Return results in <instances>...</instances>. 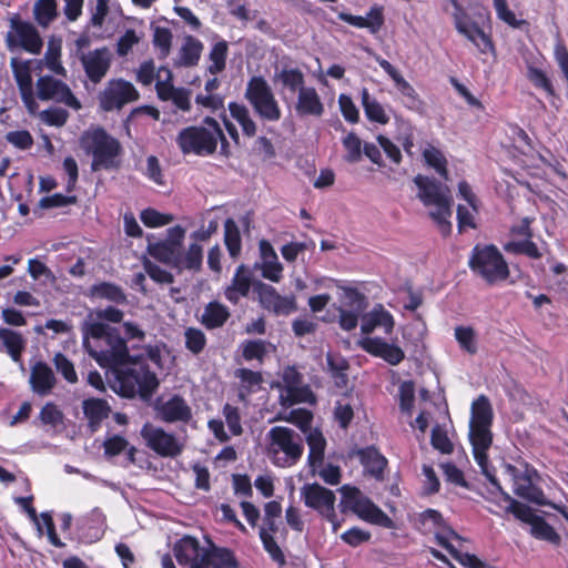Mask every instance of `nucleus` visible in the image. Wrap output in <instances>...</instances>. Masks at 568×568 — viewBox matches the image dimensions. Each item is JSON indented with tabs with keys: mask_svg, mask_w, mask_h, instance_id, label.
<instances>
[{
	"mask_svg": "<svg viewBox=\"0 0 568 568\" xmlns=\"http://www.w3.org/2000/svg\"><path fill=\"white\" fill-rule=\"evenodd\" d=\"M83 347L105 373L123 366L131 358L126 339L120 328L104 322L85 324Z\"/></svg>",
	"mask_w": 568,
	"mask_h": 568,
	"instance_id": "f257e3e1",
	"label": "nucleus"
},
{
	"mask_svg": "<svg viewBox=\"0 0 568 568\" xmlns=\"http://www.w3.org/2000/svg\"><path fill=\"white\" fill-rule=\"evenodd\" d=\"M110 387L123 398L136 396L149 403L160 386L156 373L150 368L144 355L133 356L114 369L105 373Z\"/></svg>",
	"mask_w": 568,
	"mask_h": 568,
	"instance_id": "f03ea898",
	"label": "nucleus"
},
{
	"mask_svg": "<svg viewBox=\"0 0 568 568\" xmlns=\"http://www.w3.org/2000/svg\"><path fill=\"white\" fill-rule=\"evenodd\" d=\"M494 422V410L489 398L486 395H479L470 407L469 420V443L473 448V456L479 466L481 474L496 489L501 490V486L495 475V468L490 466L488 450L493 445L491 426Z\"/></svg>",
	"mask_w": 568,
	"mask_h": 568,
	"instance_id": "7ed1b4c3",
	"label": "nucleus"
},
{
	"mask_svg": "<svg viewBox=\"0 0 568 568\" xmlns=\"http://www.w3.org/2000/svg\"><path fill=\"white\" fill-rule=\"evenodd\" d=\"M204 548L197 538L184 536L173 548L174 556L181 566L189 568H239L240 562L233 550L217 547L211 540Z\"/></svg>",
	"mask_w": 568,
	"mask_h": 568,
	"instance_id": "20e7f679",
	"label": "nucleus"
},
{
	"mask_svg": "<svg viewBox=\"0 0 568 568\" xmlns=\"http://www.w3.org/2000/svg\"><path fill=\"white\" fill-rule=\"evenodd\" d=\"M80 148L91 156L93 172L119 170L123 148L121 142L100 125L85 130L79 139Z\"/></svg>",
	"mask_w": 568,
	"mask_h": 568,
	"instance_id": "39448f33",
	"label": "nucleus"
},
{
	"mask_svg": "<svg viewBox=\"0 0 568 568\" xmlns=\"http://www.w3.org/2000/svg\"><path fill=\"white\" fill-rule=\"evenodd\" d=\"M222 136L220 123L206 115L201 125H190L182 129L175 139L180 151L197 156L213 155L217 150V139Z\"/></svg>",
	"mask_w": 568,
	"mask_h": 568,
	"instance_id": "423d86ee",
	"label": "nucleus"
},
{
	"mask_svg": "<svg viewBox=\"0 0 568 568\" xmlns=\"http://www.w3.org/2000/svg\"><path fill=\"white\" fill-rule=\"evenodd\" d=\"M468 267L489 286L506 282L510 276L507 261L494 244H476L471 248Z\"/></svg>",
	"mask_w": 568,
	"mask_h": 568,
	"instance_id": "0eeeda50",
	"label": "nucleus"
},
{
	"mask_svg": "<svg viewBox=\"0 0 568 568\" xmlns=\"http://www.w3.org/2000/svg\"><path fill=\"white\" fill-rule=\"evenodd\" d=\"M146 252L158 262L181 273L184 270L199 272L203 264V248L199 243H191L186 250L164 241L149 242Z\"/></svg>",
	"mask_w": 568,
	"mask_h": 568,
	"instance_id": "6e6552de",
	"label": "nucleus"
},
{
	"mask_svg": "<svg viewBox=\"0 0 568 568\" xmlns=\"http://www.w3.org/2000/svg\"><path fill=\"white\" fill-rule=\"evenodd\" d=\"M342 498L339 508L342 513L351 510L359 519L383 528H394L393 519L382 510L369 497L355 486L344 485L339 489Z\"/></svg>",
	"mask_w": 568,
	"mask_h": 568,
	"instance_id": "1a4fd4ad",
	"label": "nucleus"
},
{
	"mask_svg": "<svg viewBox=\"0 0 568 568\" xmlns=\"http://www.w3.org/2000/svg\"><path fill=\"white\" fill-rule=\"evenodd\" d=\"M244 98L263 123H275L282 119V109L268 82L262 75L248 79Z\"/></svg>",
	"mask_w": 568,
	"mask_h": 568,
	"instance_id": "9d476101",
	"label": "nucleus"
},
{
	"mask_svg": "<svg viewBox=\"0 0 568 568\" xmlns=\"http://www.w3.org/2000/svg\"><path fill=\"white\" fill-rule=\"evenodd\" d=\"M523 470L509 465L508 469L514 479V494L538 506L555 507L554 501L547 499L544 490L537 485L540 481L539 471L529 463L521 464Z\"/></svg>",
	"mask_w": 568,
	"mask_h": 568,
	"instance_id": "9b49d317",
	"label": "nucleus"
},
{
	"mask_svg": "<svg viewBox=\"0 0 568 568\" xmlns=\"http://www.w3.org/2000/svg\"><path fill=\"white\" fill-rule=\"evenodd\" d=\"M505 500L509 503L507 511L511 513L518 520L530 525V535L538 539L548 541L552 545H559L561 538L555 528L548 524L542 517L536 515L528 505L523 504L510 497L509 494L500 490Z\"/></svg>",
	"mask_w": 568,
	"mask_h": 568,
	"instance_id": "f8f14e48",
	"label": "nucleus"
},
{
	"mask_svg": "<svg viewBox=\"0 0 568 568\" xmlns=\"http://www.w3.org/2000/svg\"><path fill=\"white\" fill-rule=\"evenodd\" d=\"M6 44L10 51L22 48L32 54H39L43 47V41L37 28L20 19L19 16L10 18V30L6 36Z\"/></svg>",
	"mask_w": 568,
	"mask_h": 568,
	"instance_id": "ddd939ff",
	"label": "nucleus"
},
{
	"mask_svg": "<svg viewBox=\"0 0 568 568\" xmlns=\"http://www.w3.org/2000/svg\"><path fill=\"white\" fill-rule=\"evenodd\" d=\"M455 11L453 13L455 29L474 43L481 53L494 51L491 38L473 21L458 0H449Z\"/></svg>",
	"mask_w": 568,
	"mask_h": 568,
	"instance_id": "4468645a",
	"label": "nucleus"
},
{
	"mask_svg": "<svg viewBox=\"0 0 568 568\" xmlns=\"http://www.w3.org/2000/svg\"><path fill=\"white\" fill-rule=\"evenodd\" d=\"M285 395L281 394L282 406L290 407L301 403L315 404L316 396L310 385L303 384V375L295 366H287L283 371Z\"/></svg>",
	"mask_w": 568,
	"mask_h": 568,
	"instance_id": "2eb2a0df",
	"label": "nucleus"
},
{
	"mask_svg": "<svg viewBox=\"0 0 568 568\" xmlns=\"http://www.w3.org/2000/svg\"><path fill=\"white\" fill-rule=\"evenodd\" d=\"M155 90L161 101H171L178 110L189 112L192 109L191 90L183 87H174L173 73L170 68L160 67L158 69Z\"/></svg>",
	"mask_w": 568,
	"mask_h": 568,
	"instance_id": "dca6fc26",
	"label": "nucleus"
},
{
	"mask_svg": "<svg viewBox=\"0 0 568 568\" xmlns=\"http://www.w3.org/2000/svg\"><path fill=\"white\" fill-rule=\"evenodd\" d=\"M141 436L146 446L161 457H176L182 454L184 445L171 433L150 423L143 425Z\"/></svg>",
	"mask_w": 568,
	"mask_h": 568,
	"instance_id": "f3484780",
	"label": "nucleus"
},
{
	"mask_svg": "<svg viewBox=\"0 0 568 568\" xmlns=\"http://www.w3.org/2000/svg\"><path fill=\"white\" fill-rule=\"evenodd\" d=\"M270 449L273 453L282 452L290 462L296 464L303 455V443L301 436L293 429L285 426H275L268 430Z\"/></svg>",
	"mask_w": 568,
	"mask_h": 568,
	"instance_id": "a211bd4d",
	"label": "nucleus"
},
{
	"mask_svg": "<svg viewBox=\"0 0 568 568\" xmlns=\"http://www.w3.org/2000/svg\"><path fill=\"white\" fill-rule=\"evenodd\" d=\"M140 94L134 85L123 79L110 80L99 95L100 108L103 111L120 110L125 104L134 102Z\"/></svg>",
	"mask_w": 568,
	"mask_h": 568,
	"instance_id": "6ab92c4d",
	"label": "nucleus"
},
{
	"mask_svg": "<svg viewBox=\"0 0 568 568\" xmlns=\"http://www.w3.org/2000/svg\"><path fill=\"white\" fill-rule=\"evenodd\" d=\"M253 292L256 294L260 305L275 315H288L297 310L295 296H282L274 286L262 281L253 283Z\"/></svg>",
	"mask_w": 568,
	"mask_h": 568,
	"instance_id": "aec40b11",
	"label": "nucleus"
},
{
	"mask_svg": "<svg viewBox=\"0 0 568 568\" xmlns=\"http://www.w3.org/2000/svg\"><path fill=\"white\" fill-rule=\"evenodd\" d=\"M535 221L534 217H523L519 223L511 225L509 232L510 235L523 237L521 241H509L504 245V250L507 253L515 255H525L532 260H538L542 256L537 244L532 241L534 232L531 224Z\"/></svg>",
	"mask_w": 568,
	"mask_h": 568,
	"instance_id": "412c9836",
	"label": "nucleus"
},
{
	"mask_svg": "<svg viewBox=\"0 0 568 568\" xmlns=\"http://www.w3.org/2000/svg\"><path fill=\"white\" fill-rule=\"evenodd\" d=\"M112 58V52L108 47L79 54V60L89 82L93 85L101 83L111 68Z\"/></svg>",
	"mask_w": 568,
	"mask_h": 568,
	"instance_id": "4be33fe9",
	"label": "nucleus"
},
{
	"mask_svg": "<svg viewBox=\"0 0 568 568\" xmlns=\"http://www.w3.org/2000/svg\"><path fill=\"white\" fill-rule=\"evenodd\" d=\"M153 409L156 417L168 424H187L193 417L192 408L184 397L179 394L172 395L168 400L158 397L154 402Z\"/></svg>",
	"mask_w": 568,
	"mask_h": 568,
	"instance_id": "5701e85b",
	"label": "nucleus"
},
{
	"mask_svg": "<svg viewBox=\"0 0 568 568\" xmlns=\"http://www.w3.org/2000/svg\"><path fill=\"white\" fill-rule=\"evenodd\" d=\"M304 505L318 513L320 516L334 517L336 496L333 490L317 484H305L301 488Z\"/></svg>",
	"mask_w": 568,
	"mask_h": 568,
	"instance_id": "b1692460",
	"label": "nucleus"
},
{
	"mask_svg": "<svg viewBox=\"0 0 568 568\" xmlns=\"http://www.w3.org/2000/svg\"><path fill=\"white\" fill-rule=\"evenodd\" d=\"M452 540H462V537L454 529H446V532H439L436 536V544L448 551L464 568H491L487 562L479 559L476 555L459 551Z\"/></svg>",
	"mask_w": 568,
	"mask_h": 568,
	"instance_id": "393cba45",
	"label": "nucleus"
},
{
	"mask_svg": "<svg viewBox=\"0 0 568 568\" xmlns=\"http://www.w3.org/2000/svg\"><path fill=\"white\" fill-rule=\"evenodd\" d=\"M361 347L368 354L384 359L389 365L396 366L405 358L404 351L378 337H366L361 342Z\"/></svg>",
	"mask_w": 568,
	"mask_h": 568,
	"instance_id": "a878e982",
	"label": "nucleus"
},
{
	"mask_svg": "<svg viewBox=\"0 0 568 568\" xmlns=\"http://www.w3.org/2000/svg\"><path fill=\"white\" fill-rule=\"evenodd\" d=\"M10 67L19 87L22 101L28 110L33 112L37 103L33 98L30 61H19L17 58H11Z\"/></svg>",
	"mask_w": 568,
	"mask_h": 568,
	"instance_id": "bb28decb",
	"label": "nucleus"
},
{
	"mask_svg": "<svg viewBox=\"0 0 568 568\" xmlns=\"http://www.w3.org/2000/svg\"><path fill=\"white\" fill-rule=\"evenodd\" d=\"M37 95L40 100H53L71 106V90L51 75L40 77L37 81Z\"/></svg>",
	"mask_w": 568,
	"mask_h": 568,
	"instance_id": "cd10ccee",
	"label": "nucleus"
},
{
	"mask_svg": "<svg viewBox=\"0 0 568 568\" xmlns=\"http://www.w3.org/2000/svg\"><path fill=\"white\" fill-rule=\"evenodd\" d=\"M254 282L246 267L243 264L239 265L231 280V284L224 290L225 298L231 304L237 305L242 297L248 296Z\"/></svg>",
	"mask_w": 568,
	"mask_h": 568,
	"instance_id": "c85d7f7f",
	"label": "nucleus"
},
{
	"mask_svg": "<svg viewBox=\"0 0 568 568\" xmlns=\"http://www.w3.org/2000/svg\"><path fill=\"white\" fill-rule=\"evenodd\" d=\"M29 383L33 393L40 396L49 395L57 379L51 367L44 362H37L30 371Z\"/></svg>",
	"mask_w": 568,
	"mask_h": 568,
	"instance_id": "c756f323",
	"label": "nucleus"
},
{
	"mask_svg": "<svg viewBox=\"0 0 568 568\" xmlns=\"http://www.w3.org/2000/svg\"><path fill=\"white\" fill-rule=\"evenodd\" d=\"M356 455L369 476L374 477L376 480L384 479V473L388 462L378 448L373 445L367 446L358 449Z\"/></svg>",
	"mask_w": 568,
	"mask_h": 568,
	"instance_id": "7c9ffc66",
	"label": "nucleus"
},
{
	"mask_svg": "<svg viewBox=\"0 0 568 568\" xmlns=\"http://www.w3.org/2000/svg\"><path fill=\"white\" fill-rule=\"evenodd\" d=\"M414 183L418 187L417 196L425 206L442 204L444 201L450 199L443 193L440 182L435 179L418 174L414 178Z\"/></svg>",
	"mask_w": 568,
	"mask_h": 568,
	"instance_id": "2f4dec72",
	"label": "nucleus"
},
{
	"mask_svg": "<svg viewBox=\"0 0 568 568\" xmlns=\"http://www.w3.org/2000/svg\"><path fill=\"white\" fill-rule=\"evenodd\" d=\"M295 110L298 115L321 116L324 113V105L318 93L313 87H304L298 91Z\"/></svg>",
	"mask_w": 568,
	"mask_h": 568,
	"instance_id": "473e14b6",
	"label": "nucleus"
},
{
	"mask_svg": "<svg viewBox=\"0 0 568 568\" xmlns=\"http://www.w3.org/2000/svg\"><path fill=\"white\" fill-rule=\"evenodd\" d=\"M111 407L105 399L89 398L83 402V414L88 419L91 433H95L101 423L109 417Z\"/></svg>",
	"mask_w": 568,
	"mask_h": 568,
	"instance_id": "72a5a7b5",
	"label": "nucleus"
},
{
	"mask_svg": "<svg viewBox=\"0 0 568 568\" xmlns=\"http://www.w3.org/2000/svg\"><path fill=\"white\" fill-rule=\"evenodd\" d=\"M231 313L229 308L217 301L209 302L201 315V323L206 329H215L224 326Z\"/></svg>",
	"mask_w": 568,
	"mask_h": 568,
	"instance_id": "f704fd0d",
	"label": "nucleus"
},
{
	"mask_svg": "<svg viewBox=\"0 0 568 568\" xmlns=\"http://www.w3.org/2000/svg\"><path fill=\"white\" fill-rule=\"evenodd\" d=\"M367 16L368 18H364L362 16H353L346 12L338 13L339 20L351 26L356 28H367L373 33L377 32L384 23L382 10L372 8Z\"/></svg>",
	"mask_w": 568,
	"mask_h": 568,
	"instance_id": "c9c22d12",
	"label": "nucleus"
},
{
	"mask_svg": "<svg viewBox=\"0 0 568 568\" xmlns=\"http://www.w3.org/2000/svg\"><path fill=\"white\" fill-rule=\"evenodd\" d=\"M273 82L281 83L283 88L295 93L304 88L305 79L303 72L298 68L283 65L281 69H275Z\"/></svg>",
	"mask_w": 568,
	"mask_h": 568,
	"instance_id": "e433bc0d",
	"label": "nucleus"
},
{
	"mask_svg": "<svg viewBox=\"0 0 568 568\" xmlns=\"http://www.w3.org/2000/svg\"><path fill=\"white\" fill-rule=\"evenodd\" d=\"M202 51L203 43L192 36H186L180 49L176 65L185 68L195 67L200 61Z\"/></svg>",
	"mask_w": 568,
	"mask_h": 568,
	"instance_id": "4c0bfd02",
	"label": "nucleus"
},
{
	"mask_svg": "<svg viewBox=\"0 0 568 568\" xmlns=\"http://www.w3.org/2000/svg\"><path fill=\"white\" fill-rule=\"evenodd\" d=\"M229 111L231 116L240 124L243 134L246 138H253L257 133V124L251 116L246 105L239 102H230Z\"/></svg>",
	"mask_w": 568,
	"mask_h": 568,
	"instance_id": "58836bf2",
	"label": "nucleus"
},
{
	"mask_svg": "<svg viewBox=\"0 0 568 568\" xmlns=\"http://www.w3.org/2000/svg\"><path fill=\"white\" fill-rule=\"evenodd\" d=\"M361 99L365 115L371 122L388 123L389 116L386 114L383 105L375 98L371 97L367 88L362 89Z\"/></svg>",
	"mask_w": 568,
	"mask_h": 568,
	"instance_id": "ea45409f",
	"label": "nucleus"
},
{
	"mask_svg": "<svg viewBox=\"0 0 568 568\" xmlns=\"http://www.w3.org/2000/svg\"><path fill=\"white\" fill-rule=\"evenodd\" d=\"M0 339L12 361L19 363L21 361V354L26 348V339L23 336L9 328H0Z\"/></svg>",
	"mask_w": 568,
	"mask_h": 568,
	"instance_id": "a19ab883",
	"label": "nucleus"
},
{
	"mask_svg": "<svg viewBox=\"0 0 568 568\" xmlns=\"http://www.w3.org/2000/svg\"><path fill=\"white\" fill-rule=\"evenodd\" d=\"M91 295L98 298H104L115 304H125L126 295L123 290L110 282H101L99 284H94L91 290Z\"/></svg>",
	"mask_w": 568,
	"mask_h": 568,
	"instance_id": "79ce46f5",
	"label": "nucleus"
},
{
	"mask_svg": "<svg viewBox=\"0 0 568 568\" xmlns=\"http://www.w3.org/2000/svg\"><path fill=\"white\" fill-rule=\"evenodd\" d=\"M224 244L232 258H237L242 250V239L236 222L229 217L224 222Z\"/></svg>",
	"mask_w": 568,
	"mask_h": 568,
	"instance_id": "37998d69",
	"label": "nucleus"
},
{
	"mask_svg": "<svg viewBox=\"0 0 568 568\" xmlns=\"http://www.w3.org/2000/svg\"><path fill=\"white\" fill-rule=\"evenodd\" d=\"M326 362L331 377L334 379L337 387H345L348 383L347 369L349 368L348 362L341 355H334L328 353L326 355Z\"/></svg>",
	"mask_w": 568,
	"mask_h": 568,
	"instance_id": "c03bdc74",
	"label": "nucleus"
},
{
	"mask_svg": "<svg viewBox=\"0 0 568 568\" xmlns=\"http://www.w3.org/2000/svg\"><path fill=\"white\" fill-rule=\"evenodd\" d=\"M435 211L429 212V216L437 224L440 234L447 237L452 233V199L444 201L442 204H434Z\"/></svg>",
	"mask_w": 568,
	"mask_h": 568,
	"instance_id": "a18cd8bd",
	"label": "nucleus"
},
{
	"mask_svg": "<svg viewBox=\"0 0 568 568\" xmlns=\"http://www.w3.org/2000/svg\"><path fill=\"white\" fill-rule=\"evenodd\" d=\"M229 53V45L225 40L217 41L211 49L209 59L211 64L207 67V72L215 75L221 73L226 67V59Z\"/></svg>",
	"mask_w": 568,
	"mask_h": 568,
	"instance_id": "49530a36",
	"label": "nucleus"
},
{
	"mask_svg": "<svg viewBox=\"0 0 568 568\" xmlns=\"http://www.w3.org/2000/svg\"><path fill=\"white\" fill-rule=\"evenodd\" d=\"M307 445L310 448L308 463L311 466L322 464L324 459V452L326 440L321 432L317 429L311 432L307 436Z\"/></svg>",
	"mask_w": 568,
	"mask_h": 568,
	"instance_id": "de8ad7c7",
	"label": "nucleus"
},
{
	"mask_svg": "<svg viewBox=\"0 0 568 568\" xmlns=\"http://www.w3.org/2000/svg\"><path fill=\"white\" fill-rule=\"evenodd\" d=\"M234 376L240 381L241 389L244 390L245 394L255 393L263 383L262 373L250 368H237L234 372Z\"/></svg>",
	"mask_w": 568,
	"mask_h": 568,
	"instance_id": "09e8293b",
	"label": "nucleus"
},
{
	"mask_svg": "<svg viewBox=\"0 0 568 568\" xmlns=\"http://www.w3.org/2000/svg\"><path fill=\"white\" fill-rule=\"evenodd\" d=\"M419 523L425 527L426 531H432L435 529V537L437 534L446 532V529H453L448 525H446L442 514L435 509H426L419 515Z\"/></svg>",
	"mask_w": 568,
	"mask_h": 568,
	"instance_id": "8fccbe9b",
	"label": "nucleus"
},
{
	"mask_svg": "<svg viewBox=\"0 0 568 568\" xmlns=\"http://www.w3.org/2000/svg\"><path fill=\"white\" fill-rule=\"evenodd\" d=\"M423 156L426 163L435 169L440 178L444 180L448 179L447 160L440 150L430 146L429 149L424 150Z\"/></svg>",
	"mask_w": 568,
	"mask_h": 568,
	"instance_id": "3c124183",
	"label": "nucleus"
},
{
	"mask_svg": "<svg viewBox=\"0 0 568 568\" xmlns=\"http://www.w3.org/2000/svg\"><path fill=\"white\" fill-rule=\"evenodd\" d=\"M142 266L145 274H148L149 277L158 284H172L175 281L174 275L171 272L162 268L148 257L142 260Z\"/></svg>",
	"mask_w": 568,
	"mask_h": 568,
	"instance_id": "603ef678",
	"label": "nucleus"
},
{
	"mask_svg": "<svg viewBox=\"0 0 568 568\" xmlns=\"http://www.w3.org/2000/svg\"><path fill=\"white\" fill-rule=\"evenodd\" d=\"M267 353L266 343L262 339H247L242 343V356L246 362L253 359L263 363Z\"/></svg>",
	"mask_w": 568,
	"mask_h": 568,
	"instance_id": "864d4df0",
	"label": "nucleus"
},
{
	"mask_svg": "<svg viewBox=\"0 0 568 568\" xmlns=\"http://www.w3.org/2000/svg\"><path fill=\"white\" fill-rule=\"evenodd\" d=\"M455 338L463 351L474 355L477 353L476 334L470 326H457Z\"/></svg>",
	"mask_w": 568,
	"mask_h": 568,
	"instance_id": "5fc2aeb1",
	"label": "nucleus"
},
{
	"mask_svg": "<svg viewBox=\"0 0 568 568\" xmlns=\"http://www.w3.org/2000/svg\"><path fill=\"white\" fill-rule=\"evenodd\" d=\"M34 18L39 24L47 27L57 14L54 0H38L33 8Z\"/></svg>",
	"mask_w": 568,
	"mask_h": 568,
	"instance_id": "6e6d98bb",
	"label": "nucleus"
},
{
	"mask_svg": "<svg viewBox=\"0 0 568 568\" xmlns=\"http://www.w3.org/2000/svg\"><path fill=\"white\" fill-rule=\"evenodd\" d=\"M527 78L528 80L534 84L537 89H542L548 95L555 97L556 92L554 89V85L546 74L545 71H542L539 68L536 67H528L527 69Z\"/></svg>",
	"mask_w": 568,
	"mask_h": 568,
	"instance_id": "4d7b16f0",
	"label": "nucleus"
},
{
	"mask_svg": "<svg viewBox=\"0 0 568 568\" xmlns=\"http://www.w3.org/2000/svg\"><path fill=\"white\" fill-rule=\"evenodd\" d=\"M61 43L60 41L50 40L44 55L47 67L57 74L65 75L67 71L60 63Z\"/></svg>",
	"mask_w": 568,
	"mask_h": 568,
	"instance_id": "13d9d810",
	"label": "nucleus"
},
{
	"mask_svg": "<svg viewBox=\"0 0 568 568\" xmlns=\"http://www.w3.org/2000/svg\"><path fill=\"white\" fill-rule=\"evenodd\" d=\"M258 536L262 541L264 550L270 555V557L278 564H284L285 556H284L281 547L277 545L276 540L274 539L273 535H271L267 531V529H260Z\"/></svg>",
	"mask_w": 568,
	"mask_h": 568,
	"instance_id": "bf43d9fd",
	"label": "nucleus"
},
{
	"mask_svg": "<svg viewBox=\"0 0 568 568\" xmlns=\"http://www.w3.org/2000/svg\"><path fill=\"white\" fill-rule=\"evenodd\" d=\"M140 219L146 227H160L171 223L173 215L163 214L155 209L148 207L141 212Z\"/></svg>",
	"mask_w": 568,
	"mask_h": 568,
	"instance_id": "052dcab7",
	"label": "nucleus"
},
{
	"mask_svg": "<svg viewBox=\"0 0 568 568\" xmlns=\"http://www.w3.org/2000/svg\"><path fill=\"white\" fill-rule=\"evenodd\" d=\"M184 336L185 347L191 353L197 355L204 349L206 345V337L205 334L200 328L189 327L186 328Z\"/></svg>",
	"mask_w": 568,
	"mask_h": 568,
	"instance_id": "680f3d73",
	"label": "nucleus"
},
{
	"mask_svg": "<svg viewBox=\"0 0 568 568\" xmlns=\"http://www.w3.org/2000/svg\"><path fill=\"white\" fill-rule=\"evenodd\" d=\"M399 408L403 413L410 414L415 403V385L412 381H404L398 389Z\"/></svg>",
	"mask_w": 568,
	"mask_h": 568,
	"instance_id": "e2e57ef3",
	"label": "nucleus"
},
{
	"mask_svg": "<svg viewBox=\"0 0 568 568\" xmlns=\"http://www.w3.org/2000/svg\"><path fill=\"white\" fill-rule=\"evenodd\" d=\"M172 32L169 28L156 27L153 33V44L161 51V58L169 55L172 47Z\"/></svg>",
	"mask_w": 568,
	"mask_h": 568,
	"instance_id": "0e129e2a",
	"label": "nucleus"
},
{
	"mask_svg": "<svg viewBox=\"0 0 568 568\" xmlns=\"http://www.w3.org/2000/svg\"><path fill=\"white\" fill-rule=\"evenodd\" d=\"M497 18L511 28H520L524 20H518L515 13L508 8L507 0H493Z\"/></svg>",
	"mask_w": 568,
	"mask_h": 568,
	"instance_id": "69168bd1",
	"label": "nucleus"
},
{
	"mask_svg": "<svg viewBox=\"0 0 568 568\" xmlns=\"http://www.w3.org/2000/svg\"><path fill=\"white\" fill-rule=\"evenodd\" d=\"M456 214L458 233L462 234L469 229L477 230L478 225L475 219L476 213L473 210H469L467 206L463 204H458Z\"/></svg>",
	"mask_w": 568,
	"mask_h": 568,
	"instance_id": "338daca9",
	"label": "nucleus"
},
{
	"mask_svg": "<svg viewBox=\"0 0 568 568\" xmlns=\"http://www.w3.org/2000/svg\"><path fill=\"white\" fill-rule=\"evenodd\" d=\"M343 145L345 150L347 151V154L345 155V160L349 163H355L361 160L362 156V141L361 139L354 133L349 132L344 139H343Z\"/></svg>",
	"mask_w": 568,
	"mask_h": 568,
	"instance_id": "774afa93",
	"label": "nucleus"
}]
</instances>
